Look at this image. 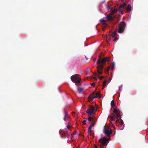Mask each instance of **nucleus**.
<instances>
[{
  "label": "nucleus",
  "instance_id": "412c9836",
  "mask_svg": "<svg viewBox=\"0 0 148 148\" xmlns=\"http://www.w3.org/2000/svg\"><path fill=\"white\" fill-rule=\"evenodd\" d=\"M115 105V103L113 100H112L111 103V106L112 108H113Z\"/></svg>",
  "mask_w": 148,
  "mask_h": 148
},
{
  "label": "nucleus",
  "instance_id": "f3484780",
  "mask_svg": "<svg viewBox=\"0 0 148 148\" xmlns=\"http://www.w3.org/2000/svg\"><path fill=\"white\" fill-rule=\"evenodd\" d=\"M110 66L111 67V69L113 70L114 68V63L113 62H112L110 64Z\"/></svg>",
  "mask_w": 148,
  "mask_h": 148
},
{
  "label": "nucleus",
  "instance_id": "1a4fd4ad",
  "mask_svg": "<svg viewBox=\"0 0 148 148\" xmlns=\"http://www.w3.org/2000/svg\"><path fill=\"white\" fill-rule=\"evenodd\" d=\"M69 134L68 133L67 130L63 131V133L62 135V138H65L66 137H69Z\"/></svg>",
  "mask_w": 148,
  "mask_h": 148
},
{
  "label": "nucleus",
  "instance_id": "20e7f679",
  "mask_svg": "<svg viewBox=\"0 0 148 148\" xmlns=\"http://www.w3.org/2000/svg\"><path fill=\"white\" fill-rule=\"evenodd\" d=\"M98 142L100 143L99 146H106L109 142V140L107 138L103 137L99 139Z\"/></svg>",
  "mask_w": 148,
  "mask_h": 148
},
{
  "label": "nucleus",
  "instance_id": "39448f33",
  "mask_svg": "<svg viewBox=\"0 0 148 148\" xmlns=\"http://www.w3.org/2000/svg\"><path fill=\"white\" fill-rule=\"evenodd\" d=\"M126 27L125 23L123 22H122L119 24L118 29V32L120 33H122Z\"/></svg>",
  "mask_w": 148,
  "mask_h": 148
},
{
  "label": "nucleus",
  "instance_id": "f704fd0d",
  "mask_svg": "<svg viewBox=\"0 0 148 148\" xmlns=\"http://www.w3.org/2000/svg\"><path fill=\"white\" fill-rule=\"evenodd\" d=\"M103 78V76H101L99 77V79H102Z\"/></svg>",
  "mask_w": 148,
  "mask_h": 148
},
{
  "label": "nucleus",
  "instance_id": "dca6fc26",
  "mask_svg": "<svg viewBox=\"0 0 148 148\" xmlns=\"http://www.w3.org/2000/svg\"><path fill=\"white\" fill-rule=\"evenodd\" d=\"M106 21L104 19L101 20V23H103V25L105 27H106L107 25V24L106 23Z\"/></svg>",
  "mask_w": 148,
  "mask_h": 148
},
{
  "label": "nucleus",
  "instance_id": "c85d7f7f",
  "mask_svg": "<svg viewBox=\"0 0 148 148\" xmlns=\"http://www.w3.org/2000/svg\"><path fill=\"white\" fill-rule=\"evenodd\" d=\"M91 85L92 86L95 87V84L94 83H93L91 84Z\"/></svg>",
  "mask_w": 148,
  "mask_h": 148
},
{
  "label": "nucleus",
  "instance_id": "cd10ccee",
  "mask_svg": "<svg viewBox=\"0 0 148 148\" xmlns=\"http://www.w3.org/2000/svg\"><path fill=\"white\" fill-rule=\"evenodd\" d=\"M89 135L90 136H92L93 137H94V133L93 132L91 133V134H90Z\"/></svg>",
  "mask_w": 148,
  "mask_h": 148
},
{
  "label": "nucleus",
  "instance_id": "6e6552de",
  "mask_svg": "<svg viewBox=\"0 0 148 148\" xmlns=\"http://www.w3.org/2000/svg\"><path fill=\"white\" fill-rule=\"evenodd\" d=\"M104 132L108 136H109L112 134V131L110 128H106V126L104 127Z\"/></svg>",
  "mask_w": 148,
  "mask_h": 148
},
{
  "label": "nucleus",
  "instance_id": "f03ea898",
  "mask_svg": "<svg viewBox=\"0 0 148 148\" xmlns=\"http://www.w3.org/2000/svg\"><path fill=\"white\" fill-rule=\"evenodd\" d=\"M113 112L116 114V117L115 115H112L111 116H110L111 118V119L114 120L116 118V120H119L120 119H121V120H122L121 119V116L120 115V111L119 110L114 108V109Z\"/></svg>",
  "mask_w": 148,
  "mask_h": 148
},
{
  "label": "nucleus",
  "instance_id": "7ed1b4c3",
  "mask_svg": "<svg viewBox=\"0 0 148 148\" xmlns=\"http://www.w3.org/2000/svg\"><path fill=\"white\" fill-rule=\"evenodd\" d=\"M71 81L75 83L76 85L78 86L80 85V82L81 81V79L78 77L77 75H74L72 76L71 77Z\"/></svg>",
  "mask_w": 148,
  "mask_h": 148
},
{
  "label": "nucleus",
  "instance_id": "b1692460",
  "mask_svg": "<svg viewBox=\"0 0 148 148\" xmlns=\"http://www.w3.org/2000/svg\"><path fill=\"white\" fill-rule=\"evenodd\" d=\"M97 74V73H93V75H95V76L93 77V78L95 80H97V78L96 77Z\"/></svg>",
  "mask_w": 148,
  "mask_h": 148
},
{
  "label": "nucleus",
  "instance_id": "4468645a",
  "mask_svg": "<svg viewBox=\"0 0 148 148\" xmlns=\"http://www.w3.org/2000/svg\"><path fill=\"white\" fill-rule=\"evenodd\" d=\"M117 32V29H116L113 32H111V36L113 37H115L117 34L116 32Z\"/></svg>",
  "mask_w": 148,
  "mask_h": 148
},
{
  "label": "nucleus",
  "instance_id": "4be33fe9",
  "mask_svg": "<svg viewBox=\"0 0 148 148\" xmlns=\"http://www.w3.org/2000/svg\"><path fill=\"white\" fill-rule=\"evenodd\" d=\"M83 89L82 88H79L77 89L79 93H81Z\"/></svg>",
  "mask_w": 148,
  "mask_h": 148
},
{
  "label": "nucleus",
  "instance_id": "a878e982",
  "mask_svg": "<svg viewBox=\"0 0 148 148\" xmlns=\"http://www.w3.org/2000/svg\"><path fill=\"white\" fill-rule=\"evenodd\" d=\"M119 121H120L119 123L121 125H122L124 124L123 121H116V122H119Z\"/></svg>",
  "mask_w": 148,
  "mask_h": 148
},
{
  "label": "nucleus",
  "instance_id": "aec40b11",
  "mask_svg": "<svg viewBox=\"0 0 148 148\" xmlns=\"http://www.w3.org/2000/svg\"><path fill=\"white\" fill-rule=\"evenodd\" d=\"M92 129L90 128H88V134L90 135L92 132Z\"/></svg>",
  "mask_w": 148,
  "mask_h": 148
},
{
  "label": "nucleus",
  "instance_id": "393cba45",
  "mask_svg": "<svg viewBox=\"0 0 148 148\" xmlns=\"http://www.w3.org/2000/svg\"><path fill=\"white\" fill-rule=\"evenodd\" d=\"M67 128L68 130H70L71 128L72 127V126L69 125V124H68L67 125Z\"/></svg>",
  "mask_w": 148,
  "mask_h": 148
},
{
  "label": "nucleus",
  "instance_id": "473e14b6",
  "mask_svg": "<svg viewBox=\"0 0 148 148\" xmlns=\"http://www.w3.org/2000/svg\"><path fill=\"white\" fill-rule=\"evenodd\" d=\"M118 39L117 38H116L114 39L113 40V41H115Z\"/></svg>",
  "mask_w": 148,
  "mask_h": 148
},
{
  "label": "nucleus",
  "instance_id": "72a5a7b5",
  "mask_svg": "<svg viewBox=\"0 0 148 148\" xmlns=\"http://www.w3.org/2000/svg\"><path fill=\"white\" fill-rule=\"evenodd\" d=\"M85 57H86V59L87 60H89V61L90 60V59L88 58L87 57H86V56H85Z\"/></svg>",
  "mask_w": 148,
  "mask_h": 148
},
{
  "label": "nucleus",
  "instance_id": "c9c22d12",
  "mask_svg": "<svg viewBox=\"0 0 148 148\" xmlns=\"http://www.w3.org/2000/svg\"><path fill=\"white\" fill-rule=\"evenodd\" d=\"M107 8L108 10H109V9L110 8V7L109 6H107Z\"/></svg>",
  "mask_w": 148,
  "mask_h": 148
},
{
  "label": "nucleus",
  "instance_id": "2eb2a0df",
  "mask_svg": "<svg viewBox=\"0 0 148 148\" xmlns=\"http://www.w3.org/2000/svg\"><path fill=\"white\" fill-rule=\"evenodd\" d=\"M131 9V7L130 4H129L126 8V10L128 12H130Z\"/></svg>",
  "mask_w": 148,
  "mask_h": 148
},
{
  "label": "nucleus",
  "instance_id": "7c9ffc66",
  "mask_svg": "<svg viewBox=\"0 0 148 148\" xmlns=\"http://www.w3.org/2000/svg\"><path fill=\"white\" fill-rule=\"evenodd\" d=\"M72 114L73 116H75V113L74 112H72Z\"/></svg>",
  "mask_w": 148,
  "mask_h": 148
},
{
  "label": "nucleus",
  "instance_id": "6ab92c4d",
  "mask_svg": "<svg viewBox=\"0 0 148 148\" xmlns=\"http://www.w3.org/2000/svg\"><path fill=\"white\" fill-rule=\"evenodd\" d=\"M118 11V10H117L116 9H114V10H113L112 11L111 13V14L112 15H113L115 13H116L117 11Z\"/></svg>",
  "mask_w": 148,
  "mask_h": 148
},
{
  "label": "nucleus",
  "instance_id": "ddd939ff",
  "mask_svg": "<svg viewBox=\"0 0 148 148\" xmlns=\"http://www.w3.org/2000/svg\"><path fill=\"white\" fill-rule=\"evenodd\" d=\"M89 124L90 125L88 128L92 129V127H93L95 125V123L92 121H90Z\"/></svg>",
  "mask_w": 148,
  "mask_h": 148
},
{
  "label": "nucleus",
  "instance_id": "58836bf2",
  "mask_svg": "<svg viewBox=\"0 0 148 148\" xmlns=\"http://www.w3.org/2000/svg\"><path fill=\"white\" fill-rule=\"evenodd\" d=\"M74 135V134H71V136H72V135Z\"/></svg>",
  "mask_w": 148,
  "mask_h": 148
},
{
  "label": "nucleus",
  "instance_id": "f257e3e1",
  "mask_svg": "<svg viewBox=\"0 0 148 148\" xmlns=\"http://www.w3.org/2000/svg\"><path fill=\"white\" fill-rule=\"evenodd\" d=\"M110 59L108 57H106L102 59H99L97 61V64H98L97 66V72L99 74H101L102 73L104 65L106 62H109Z\"/></svg>",
  "mask_w": 148,
  "mask_h": 148
},
{
  "label": "nucleus",
  "instance_id": "4c0bfd02",
  "mask_svg": "<svg viewBox=\"0 0 148 148\" xmlns=\"http://www.w3.org/2000/svg\"><path fill=\"white\" fill-rule=\"evenodd\" d=\"M100 148H105L104 147H103V146H100Z\"/></svg>",
  "mask_w": 148,
  "mask_h": 148
},
{
  "label": "nucleus",
  "instance_id": "bb28decb",
  "mask_svg": "<svg viewBox=\"0 0 148 148\" xmlns=\"http://www.w3.org/2000/svg\"><path fill=\"white\" fill-rule=\"evenodd\" d=\"M106 81H104L103 83V88L106 86Z\"/></svg>",
  "mask_w": 148,
  "mask_h": 148
},
{
  "label": "nucleus",
  "instance_id": "e433bc0d",
  "mask_svg": "<svg viewBox=\"0 0 148 148\" xmlns=\"http://www.w3.org/2000/svg\"><path fill=\"white\" fill-rule=\"evenodd\" d=\"M94 147L95 148H97V146L95 145H94Z\"/></svg>",
  "mask_w": 148,
  "mask_h": 148
},
{
  "label": "nucleus",
  "instance_id": "f8f14e48",
  "mask_svg": "<svg viewBox=\"0 0 148 148\" xmlns=\"http://www.w3.org/2000/svg\"><path fill=\"white\" fill-rule=\"evenodd\" d=\"M125 5V3H124L123 4L121 5L118 8V10L120 12H122V11L123 10V9L124 8Z\"/></svg>",
  "mask_w": 148,
  "mask_h": 148
},
{
  "label": "nucleus",
  "instance_id": "9d476101",
  "mask_svg": "<svg viewBox=\"0 0 148 148\" xmlns=\"http://www.w3.org/2000/svg\"><path fill=\"white\" fill-rule=\"evenodd\" d=\"M113 15L111 14V13L108 15L106 16V18L107 19V21H110L113 20L114 18L112 16Z\"/></svg>",
  "mask_w": 148,
  "mask_h": 148
},
{
  "label": "nucleus",
  "instance_id": "a211bd4d",
  "mask_svg": "<svg viewBox=\"0 0 148 148\" xmlns=\"http://www.w3.org/2000/svg\"><path fill=\"white\" fill-rule=\"evenodd\" d=\"M110 69V67H108L105 68V72L106 73H108Z\"/></svg>",
  "mask_w": 148,
  "mask_h": 148
},
{
  "label": "nucleus",
  "instance_id": "9b49d317",
  "mask_svg": "<svg viewBox=\"0 0 148 148\" xmlns=\"http://www.w3.org/2000/svg\"><path fill=\"white\" fill-rule=\"evenodd\" d=\"M70 117L69 116L67 112H65L64 116V120H68L70 119Z\"/></svg>",
  "mask_w": 148,
  "mask_h": 148
},
{
  "label": "nucleus",
  "instance_id": "2f4dec72",
  "mask_svg": "<svg viewBox=\"0 0 148 148\" xmlns=\"http://www.w3.org/2000/svg\"><path fill=\"white\" fill-rule=\"evenodd\" d=\"M86 121H83V123L84 125H85L86 124Z\"/></svg>",
  "mask_w": 148,
  "mask_h": 148
},
{
  "label": "nucleus",
  "instance_id": "0eeeda50",
  "mask_svg": "<svg viewBox=\"0 0 148 148\" xmlns=\"http://www.w3.org/2000/svg\"><path fill=\"white\" fill-rule=\"evenodd\" d=\"M100 94L98 92H97L96 93H95V91H93L90 95V96L88 97V100L93 99L94 98L100 96Z\"/></svg>",
  "mask_w": 148,
  "mask_h": 148
},
{
  "label": "nucleus",
  "instance_id": "5701e85b",
  "mask_svg": "<svg viewBox=\"0 0 148 148\" xmlns=\"http://www.w3.org/2000/svg\"><path fill=\"white\" fill-rule=\"evenodd\" d=\"M89 117L88 119V120H93L94 119V117L90 116H89Z\"/></svg>",
  "mask_w": 148,
  "mask_h": 148
},
{
  "label": "nucleus",
  "instance_id": "423d86ee",
  "mask_svg": "<svg viewBox=\"0 0 148 148\" xmlns=\"http://www.w3.org/2000/svg\"><path fill=\"white\" fill-rule=\"evenodd\" d=\"M95 109V107L92 106H90L89 109H87L86 112L88 114V116H93L94 115V111Z\"/></svg>",
  "mask_w": 148,
  "mask_h": 148
},
{
  "label": "nucleus",
  "instance_id": "c756f323",
  "mask_svg": "<svg viewBox=\"0 0 148 148\" xmlns=\"http://www.w3.org/2000/svg\"><path fill=\"white\" fill-rule=\"evenodd\" d=\"M122 88V86H119V91H121V89Z\"/></svg>",
  "mask_w": 148,
  "mask_h": 148
}]
</instances>
